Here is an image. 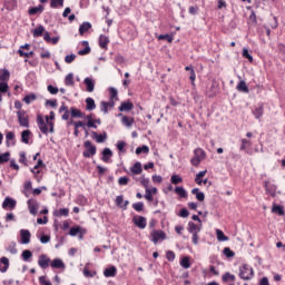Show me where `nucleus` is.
<instances>
[{"mask_svg":"<svg viewBox=\"0 0 285 285\" xmlns=\"http://www.w3.org/2000/svg\"><path fill=\"white\" fill-rule=\"evenodd\" d=\"M47 121V124H46ZM37 124L39 130L42 132V135H48V126H49V132H55V122L48 120V116H46V120H43V117L41 115L37 116Z\"/></svg>","mask_w":285,"mask_h":285,"instance_id":"f257e3e1","label":"nucleus"},{"mask_svg":"<svg viewBox=\"0 0 285 285\" xmlns=\"http://www.w3.org/2000/svg\"><path fill=\"white\" fill-rule=\"evenodd\" d=\"M238 275H239L240 279H244L245 282H248L249 279H253V277H255V272L253 271V267H250V265L244 264L239 268V274Z\"/></svg>","mask_w":285,"mask_h":285,"instance_id":"f03ea898","label":"nucleus"},{"mask_svg":"<svg viewBox=\"0 0 285 285\" xmlns=\"http://www.w3.org/2000/svg\"><path fill=\"white\" fill-rule=\"evenodd\" d=\"M206 159V151L202 148H196L194 150V157L190 159L191 166H199L202 161Z\"/></svg>","mask_w":285,"mask_h":285,"instance_id":"7ed1b4c3","label":"nucleus"},{"mask_svg":"<svg viewBox=\"0 0 285 285\" xmlns=\"http://www.w3.org/2000/svg\"><path fill=\"white\" fill-rule=\"evenodd\" d=\"M85 151H82V156L86 159H90V157H95L97 155V146L92 145V141L87 140L83 142Z\"/></svg>","mask_w":285,"mask_h":285,"instance_id":"20e7f679","label":"nucleus"},{"mask_svg":"<svg viewBox=\"0 0 285 285\" xmlns=\"http://www.w3.org/2000/svg\"><path fill=\"white\" fill-rule=\"evenodd\" d=\"M166 234L164 230L161 229H154L150 233V240L153 242V244H159V242H164L166 239Z\"/></svg>","mask_w":285,"mask_h":285,"instance_id":"39448f33","label":"nucleus"},{"mask_svg":"<svg viewBox=\"0 0 285 285\" xmlns=\"http://www.w3.org/2000/svg\"><path fill=\"white\" fill-rule=\"evenodd\" d=\"M17 116L18 121L22 128H30V118L27 116L26 110H19Z\"/></svg>","mask_w":285,"mask_h":285,"instance_id":"423d86ee","label":"nucleus"},{"mask_svg":"<svg viewBox=\"0 0 285 285\" xmlns=\"http://www.w3.org/2000/svg\"><path fill=\"white\" fill-rule=\"evenodd\" d=\"M38 266H40V268L46 271V268L50 266V257H48V255L46 254H41L38 258Z\"/></svg>","mask_w":285,"mask_h":285,"instance_id":"0eeeda50","label":"nucleus"},{"mask_svg":"<svg viewBox=\"0 0 285 285\" xmlns=\"http://www.w3.org/2000/svg\"><path fill=\"white\" fill-rule=\"evenodd\" d=\"M132 222L135 226H137V228H140L141 230H144V228H146L147 226V220L144 216H134Z\"/></svg>","mask_w":285,"mask_h":285,"instance_id":"6e6552de","label":"nucleus"},{"mask_svg":"<svg viewBox=\"0 0 285 285\" xmlns=\"http://www.w3.org/2000/svg\"><path fill=\"white\" fill-rule=\"evenodd\" d=\"M28 208H29V213L31 215H37L38 210H39V203L32 198H30L28 202Z\"/></svg>","mask_w":285,"mask_h":285,"instance_id":"1a4fd4ad","label":"nucleus"},{"mask_svg":"<svg viewBox=\"0 0 285 285\" xmlns=\"http://www.w3.org/2000/svg\"><path fill=\"white\" fill-rule=\"evenodd\" d=\"M132 108H135V105L130 100H128V101L121 102L120 106L118 107V110L120 112H130Z\"/></svg>","mask_w":285,"mask_h":285,"instance_id":"9d476101","label":"nucleus"},{"mask_svg":"<svg viewBox=\"0 0 285 285\" xmlns=\"http://www.w3.org/2000/svg\"><path fill=\"white\" fill-rule=\"evenodd\" d=\"M16 207H17V200L10 197H7L2 203V208H10V210H14Z\"/></svg>","mask_w":285,"mask_h":285,"instance_id":"9b49d317","label":"nucleus"},{"mask_svg":"<svg viewBox=\"0 0 285 285\" xmlns=\"http://www.w3.org/2000/svg\"><path fill=\"white\" fill-rule=\"evenodd\" d=\"M59 112H63V115L61 116V119L63 121H68L70 119V109H68L66 102H62L61 107L59 108Z\"/></svg>","mask_w":285,"mask_h":285,"instance_id":"f8f14e48","label":"nucleus"},{"mask_svg":"<svg viewBox=\"0 0 285 285\" xmlns=\"http://www.w3.org/2000/svg\"><path fill=\"white\" fill-rule=\"evenodd\" d=\"M70 115L73 119H85L86 118V114L75 107L70 108Z\"/></svg>","mask_w":285,"mask_h":285,"instance_id":"ddd939ff","label":"nucleus"},{"mask_svg":"<svg viewBox=\"0 0 285 285\" xmlns=\"http://www.w3.org/2000/svg\"><path fill=\"white\" fill-rule=\"evenodd\" d=\"M20 237H21V244H28L30 242V237H32V235L30 234V230L21 229Z\"/></svg>","mask_w":285,"mask_h":285,"instance_id":"4468645a","label":"nucleus"},{"mask_svg":"<svg viewBox=\"0 0 285 285\" xmlns=\"http://www.w3.org/2000/svg\"><path fill=\"white\" fill-rule=\"evenodd\" d=\"M101 161L105 164H108L110 161V158L112 157V150L110 148H105L101 153Z\"/></svg>","mask_w":285,"mask_h":285,"instance_id":"2eb2a0df","label":"nucleus"},{"mask_svg":"<svg viewBox=\"0 0 285 285\" xmlns=\"http://www.w3.org/2000/svg\"><path fill=\"white\" fill-rule=\"evenodd\" d=\"M8 268H10V261L8 259V257H2L0 259V273H6Z\"/></svg>","mask_w":285,"mask_h":285,"instance_id":"dca6fc26","label":"nucleus"},{"mask_svg":"<svg viewBox=\"0 0 285 285\" xmlns=\"http://www.w3.org/2000/svg\"><path fill=\"white\" fill-rule=\"evenodd\" d=\"M92 138L96 139L97 144H104L108 139V135L106 132L99 135L97 131H92Z\"/></svg>","mask_w":285,"mask_h":285,"instance_id":"f3484780","label":"nucleus"},{"mask_svg":"<svg viewBox=\"0 0 285 285\" xmlns=\"http://www.w3.org/2000/svg\"><path fill=\"white\" fill-rule=\"evenodd\" d=\"M130 173L132 175H141V173H144V168H141V163H136L134 164L132 167H130Z\"/></svg>","mask_w":285,"mask_h":285,"instance_id":"a211bd4d","label":"nucleus"},{"mask_svg":"<svg viewBox=\"0 0 285 285\" xmlns=\"http://www.w3.org/2000/svg\"><path fill=\"white\" fill-rule=\"evenodd\" d=\"M236 90H238V92H245L246 95H248V92H250V90L248 89V86L246 85V81L240 80L236 87Z\"/></svg>","mask_w":285,"mask_h":285,"instance_id":"6ab92c4d","label":"nucleus"},{"mask_svg":"<svg viewBox=\"0 0 285 285\" xmlns=\"http://www.w3.org/2000/svg\"><path fill=\"white\" fill-rule=\"evenodd\" d=\"M108 43H110V39L107 36L100 35L99 37V46L104 50L108 48Z\"/></svg>","mask_w":285,"mask_h":285,"instance_id":"aec40b11","label":"nucleus"},{"mask_svg":"<svg viewBox=\"0 0 285 285\" xmlns=\"http://www.w3.org/2000/svg\"><path fill=\"white\" fill-rule=\"evenodd\" d=\"M41 12H43V4H39L38 7H32L28 10V14H30V17L35 14H41Z\"/></svg>","mask_w":285,"mask_h":285,"instance_id":"412c9836","label":"nucleus"},{"mask_svg":"<svg viewBox=\"0 0 285 285\" xmlns=\"http://www.w3.org/2000/svg\"><path fill=\"white\" fill-rule=\"evenodd\" d=\"M51 268H66V264L63 263V261H61V258H55L51 264H50Z\"/></svg>","mask_w":285,"mask_h":285,"instance_id":"4be33fe9","label":"nucleus"},{"mask_svg":"<svg viewBox=\"0 0 285 285\" xmlns=\"http://www.w3.org/2000/svg\"><path fill=\"white\" fill-rule=\"evenodd\" d=\"M105 277H116L117 275V267L111 266L104 271Z\"/></svg>","mask_w":285,"mask_h":285,"instance_id":"5701e85b","label":"nucleus"},{"mask_svg":"<svg viewBox=\"0 0 285 285\" xmlns=\"http://www.w3.org/2000/svg\"><path fill=\"white\" fill-rule=\"evenodd\" d=\"M85 85L87 87V92L95 91V80H92V78H85Z\"/></svg>","mask_w":285,"mask_h":285,"instance_id":"b1692460","label":"nucleus"},{"mask_svg":"<svg viewBox=\"0 0 285 285\" xmlns=\"http://www.w3.org/2000/svg\"><path fill=\"white\" fill-rule=\"evenodd\" d=\"M90 28H92V24L90 22H82V24H80L79 27V35L80 36L86 35V32H88Z\"/></svg>","mask_w":285,"mask_h":285,"instance_id":"393cba45","label":"nucleus"},{"mask_svg":"<svg viewBox=\"0 0 285 285\" xmlns=\"http://www.w3.org/2000/svg\"><path fill=\"white\" fill-rule=\"evenodd\" d=\"M30 135H32V131H30L29 129L23 130L21 132V141H22V144H30Z\"/></svg>","mask_w":285,"mask_h":285,"instance_id":"a878e982","label":"nucleus"},{"mask_svg":"<svg viewBox=\"0 0 285 285\" xmlns=\"http://www.w3.org/2000/svg\"><path fill=\"white\" fill-rule=\"evenodd\" d=\"M121 124L126 126L127 128H130L132 124H135V118H130L128 116H122Z\"/></svg>","mask_w":285,"mask_h":285,"instance_id":"bb28decb","label":"nucleus"},{"mask_svg":"<svg viewBox=\"0 0 285 285\" xmlns=\"http://www.w3.org/2000/svg\"><path fill=\"white\" fill-rule=\"evenodd\" d=\"M82 46H85V49L79 50L78 55L80 57H83L85 55H90V46L88 45V41L83 40L82 41Z\"/></svg>","mask_w":285,"mask_h":285,"instance_id":"cd10ccee","label":"nucleus"},{"mask_svg":"<svg viewBox=\"0 0 285 285\" xmlns=\"http://www.w3.org/2000/svg\"><path fill=\"white\" fill-rule=\"evenodd\" d=\"M174 190L181 199H186V197H188V193L184 187H176Z\"/></svg>","mask_w":285,"mask_h":285,"instance_id":"c85d7f7f","label":"nucleus"},{"mask_svg":"<svg viewBox=\"0 0 285 285\" xmlns=\"http://www.w3.org/2000/svg\"><path fill=\"white\" fill-rule=\"evenodd\" d=\"M85 101L87 104L86 110L92 111V110H95V108H97V105L95 104V99L87 98Z\"/></svg>","mask_w":285,"mask_h":285,"instance_id":"c756f323","label":"nucleus"},{"mask_svg":"<svg viewBox=\"0 0 285 285\" xmlns=\"http://www.w3.org/2000/svg\"><path fill=\"white\" fill-rule=\"evenodd\" d=\"M43 32H46V28H43V26H39L37 27L36 29H33V37L37 38V37H43Z\"/></svg>","mask_w":285,"mask_h":285,"instance_id":"7c9ffc66","label":"nucleus"},{"mask_svg":"<svg viewBox=\"0 0 285 285\" xmlns=\"http://www.w3.org/2000/svg\"><path fill=\"white\" fill-rule=\"evenodd\" d=\"M272 213H276L281 217L285 215L284 207H282L281 205H273Z\"/></svg>","mask_w":285,"mask_h":285,"instance_id":"2f4dec72","label":"nucleus"},{"mask_svg":"<svg viewBox=\"0 0 285 285\" xmlns=\"http://www.w3.org/2000/svg\"><path fill=\"white\" fill-rule=\"evenodd\" d=\"M202 230V228H199V226H197L195 223L189 222L188 223V232L189 233H199Z\"/></svg>","mask_w":285,"mask_h":285,"instance_id":"473e14b6","label":"nucleus"},{"mask_svg":"<svg viewBox=\"0 0 285 285\" xmlns=\"http://www.w3.org/2000/svg\"><path fill=\"white\" fill-rule=\"evenodd\" d=\"M24 104L30 105L32 101H37V95L36 94H29L23 98Z\"/></svg>","mask_w":285,"mask_h":285,"instance_id":"72a5a7b5","label":"nucleus"},{"mask_svg":"<svg viewBox=\"0 0 285 285\" xmlns=\"http://www.w3.org/2000/svg\"><path fill=\"white\" fill-rule=\"evenodd\" d=\"M253 115L256 119H262L263 115H264V106H261L258 108H256L254 111H253Z\"/></svg>","mask_w":285,"mask_h":285,"instance_id":"f704fd0d","label":"nucleus"},{"mask_svg":"<svg viewBox=\"0 0 285 285\" xmlns=\"http://www.w3.org/2000/svg\"><path fill=\"white\" fill-rule=\"evenodd\" d=\"M216 237L218 242H228V236H225L224 232L220 229H216Z\"/></svg>","mask_w":285,"mask_h":285,"instance_id":"c9c22d12","label":"nucleus"},{"mask_svg":"<svg viewBox=\"0 0 285 285\" xmlns=\"http://www.w3.org/2000/svg\"><path fill=\"white\" fill-rule=\"evenodd\" d=\"M223 282L225 284H227V282H235V275L230 274L229 272H226L224 275H223Z\"/></svg>","mask_w":285,"mask_h":285,"instance_id":"e433bc0d","label":"nucleus"},{"mask_svg":"<svg viewBox=\"0 0 285 285\" xmlns=\"http://www.w3.org/2000/svg\"><path fill=\"white\" fill-rule=\"evenodd\" d=\"M148 153H150V148H148V146H146V145L138 147L136 149V155H141V154L148 155Z\"/></svg>","mask_w":285,"mask_h":285,"instance_id":"4c0bfd02","label":"nucleus"},{"mask_svg":"<svg viewBox=\"0 0 285 285\" xmlns=\"http://www.w3.org/2000/svg\"><path fill=\"white\" fill-rule=\"evenodd\" d=\"M68 215H70V209H68V208H60L57 212L56 217H68Z\"/></svg>","mask_w":285,"mask_h":285,"instance_id":"58836bf2","label":"nucleus"},{"mask_svg":"<svg viewBox=\"0 0 285 285\" xmlns=\"http://www.w3.org/2000/svg\"><path fill=\"white\" fill-rule=\"evenodd\" d=\"M180 266L183 268H190V257L188 256L183 257L180 261Z\"/></svg>","mask_w":285,"mask_h":285,"instance_id":"ea45409f","label":"nucleus"},{"mask_svg":"<svg viewBox=\"0 0 285 285\" xmlns=\"http://www.w3.org/2000/svg\"><path fill=\"white\" fill-rule=\"evenodd\" d=\"M65 83L67 86H75V76L72 73H68L65 78Z\"/></svg>","mask_w":285,"mask_h":285,"instance_id":"a19ab883","label":"nucleus"},{"mask_svg":"<svg viewBox=\"0 0 285 285\" xmlns=\"http://www.w3.org/2000/svg\"><path fill=\"white\" fill-rule=\"evenodd\" d=\"M43 166H46L45 164H43V160L42 159H39L38 160V163H37V165L31 169V173H33V175H39V168H41V167H43ZM35 170H37V171H35Z\"/></svg>","mask_w":285,"mask_h":285,"instance_id":"79ce46f5","label":"nucleus"},{"mask_svg":"<svg viewBox=\"0 0 285 285\" xmlns=\"http://www.w3.org/2000/svg\"><path fill=\"white\" fill-rule=\"evenodd\" d=\"M79 233H81V228L79 226H73L69 229V235L71 237H77V235H79Z\"/></svg>","mask_w":285,"mask_h":285,"instance_id":"37998d69","label":"nucleus"},{"mask_svg":"<svg viewBox=\"0 0 285 285\" xmlns=\"http://www.w3.org/2000/svg\"><path fill=\"white\" fill-rule=\"evenodd\" d=\"M8 161H10V151L0 155V164H8Z\"/></svg>","mask_w":285,"mask_h":285,"instance_id":"c03bdc74","label":"nucleus"},{"mask_svg":"<svg viewBox=\"0 0 285 285\" xmlns=\"http://www.w3.org/2000/svg\"><path fill=\"white\" fill-rule=\"evenodd\" d=\"M0 81H10V71H8V69H3L0 75Z\"/></svg>","mask_w":285,"mask_h":285,"instance_id":"a18cd8bd","label":"nucleus"},{"mask_svg":"<svg viewBox=\"0 0 285 285\" xmlns=\"http://www.w3.org/2000/svg\"><path fill=\"white\" fill-rule=\"evenodd\" d=\"M63 8V0H51L50 8Z\"/></svg>","mask_w":285,"mask_h":285,"instance_id":"49530a36","label":"nucleus"},{"mask_svg":"<svg viewBox=\"0 0 285 285\" xmlns=\"http://www.w3.org/2000/svg\"><path fill=\"white\" fill-rule=\"evenodd\" d=\"M208 173V170H203V171H199L197 175H196V178H195V181L196 184H198L199 186H202V180H197V179H202V177H206V174Z\"/></svg>","mask_w":285,"mask_h":285,"instance_id":"de8ad7c7","label":"nucleus"},{"mask_svg":"<svg viewBox=\"0 0 285 285\" xmlns=\"http://www.w3.org/2000/svg\"><path fill=\"white\" fill-rule=\"evenodd\" d=\"M223 254L225 255V257H227L228 259H230V257L235 256V252H233L229 247H225L223 249Z\"/></svg>","mask_w":285,"mask_h":285,"instance_id":"09e8293b","label":"nucleus"},{"mask_svg":"<svg viewBox=\"0 0 285 285\" xmlns=\"http://www.w3.org/2000/svg\"><path fill=\"white\" fill-rule=\"evenodd\" d=\"M21 257L24 262H28L32 257V252L29 249H24L21 254Z\"/></svg>","mask_w":285,"mask_h":285,"instance_id":"8fccbe9b","label":"nucleus"},{"mask_svg":"<svg viewBox=\"0 0 285 285\" xmlns=\"http://www.w3.org/2000/svg\"><path fill=\"white\" fill-rule=\"evenodd\" d=\"M18 55H20V57H26L27 59H30V57H35V51L26 52L19 49Z\"/></svg>","mask_w":285,"mask_h":285,"instance_id":"3c124183","label":"nucleus"},{"mask_svg":"<svg viewBox=\"0 0 285 285\" xmlns=\"http://www.w3.org/2000/svg\"><path fill=\"white\" fill-rule=\"evenodd\" d=\"M170 181L171 184L177 185L181 184V181H184V178H181V176L179 175H173Z\"/></svg>","mask_w":285,"mask_h":285,"instance_id":"603ef678","label":"nucleus"},{"mask_svg":"<svg viewBox=\"0 0 285 285\" xmlns=\"http://www.w3.org/2000/svg\"><path fill=\"white\" fill-rule=\"evenodd\" d=\"M129 183H130V178H128L127 176L120 177L118 179L119 186H128Z\"/></svg>","mask_w":285,"mask_h":285,"instance_id":"864d4df0","label":"nucleus"},{"mask_svg":"<svg viewBox=\"0 0 285 285\" xmlns=\"http://www.w3.org/2000/svg\"><path fill=\"white\" fill-rule=\"evenodd\" d=\"M132 208L137 213H141V210H144V203L142 202H138L136 204H132Z\"/></svg>","mask_w":285,"mask_h":285,"instance_id":"5fc2aeb1","label":"nucleus"},{"mask_svg":"<svg viewBox=\"0 0 285 285\" xmlns=\"http://www.w3.org/2000/svg\"><path fill=\"white\" fill-rule=\"evenodd\" d=\"M19 164H23L24 166H28V158H26V151L20 153Z\"/></svg>","mask_w":285,"mask_h":285,"instance_id":"6e6d98bb","label":"nucleus"},{"mask_svg":"<svg viewBox=\"0 0 285 285\" xmlns=\"http://www.w3.org/2000/svg\"><path fill=\"white\" fill-rule=\"evenodd\" d=\"M7 139V146L10 147V141H14V132L9 131L6 136Z\"/></svg>","mask_w":285,"mask_h":285,"instance_id":"4d7b16f0","label":"nucleus"},{"mask_svg":"<svg viewBox=\"0 0 285 285\" xmlns=\"http://www.w3.org/2000/svg\"><path fill=\"white\" fill-rule=\"evenodd\" d=\"M158 39H159L160 41H163V40L165 39L166 41H168V43H173V36H170V35H160V36L158 37Z\"/></svg>","mask_w":285,"mask_h":285,"instance_id":"13d9d810","label":"nucleus"},{"mask_svg":"<svg viewBox=\"0 0 285 285\" xmlns=\"http://www.w3.org/2000/svg\"><path fill=\"white\" fill-rule=\"evenodd\" d=\"M243 57H244L245 59H248V61H249L250 63H253V56H250V53L248 52V49H246V48L243 49Z\"/></svg>","mask_w":285,"mask_h":285,"instance_id":"bf43d9fd","label":"nucleus"},{"mask_svg":"<svg viewBox=\"0 0 285 285\" xmlns=\"http://www.w3.org/2000/svg\"><path fill=\"white\" fill-rule=\"evenodd\" d=\"M75 59H77V55H75V53H71V55L65 57L66 63H72V61H75Z\"/></svg>","mask_w":285,"mask_h":285,"instance_id":"052dcab7","label":"nucleus"},{"mask_svg":"<svg viewBox=\"0 0 285 285\" xmlns=\"http://www.w3.org/2000/svg\"><path fill=\"white\" fill-rule=\"evenodd\" d=\"M109 92H110V99L112 100L117 99L118 91L115 87H110Z\"/></svg>","mask_w":285,"mask_h":285,"instance_id":"680f3d73","label":"nucleus"},{"mask_svg":"<svg viewBox=\"0 0 285 285\" xmlns=\"http://www.w3.org/2000/svg\"><path fill=\"white\" fill-rule=\"evenodd\" d=\"M47 90L50 92V95H57V92H59V88L52 86V85H49L47 87Z\"/></svg>","mask_w":285,"mask_h":285,"instance_id":"e2e57ef3","label":"nucleus"},{"mask_svg":"<svg viewBox=\"0 0 285 285\" xmlns=\"http://www.w3.org/2000/svg\"><path fill=\"white\" fill-rule=\"evenodd\" d=\"M166 257H167V261H168V262H175V252L168 250V252L166 253Z\"/></svg>","mask_w":285,"mask_h":285,"instance_id":"0e129e2a","label":"nucleus"},{"mask_svg":"<svg viewBox=\"0 0 285 285\" xmlns=\"http://www.w3.org/2000/svg\"><path fill=\"white\" fill-rule=\"evenodd\" d=\"M145 199H147V202H153L154 197L150 189H145Z\"/></svg>","mask_w":285,"mask_h":285,"instance_id":"69168bd1","label":"nucleus"},{"mask_svg":"<svg viewBox=\"0 0 285 285\" xmlns=\"http://www.w3.org/2000/svg\"><path fill=\"white\" fill-rule=\"evenodd\" d=\"M188 215H190V213L188 212L187 208H181L180 212H179V217H188Z\"/></svg>","mask_w":285,"mask_h":285,"instance_id":"338daca9","label":"nucleus"},{"mask_svg":"<svg viewBox=\"0 0 285 285\" xmlns=\"http://www.w3.org/2000/svg\"><path fill=\"white\" fill-rule=\"evenodd\" d=\"M39 282L41 285H52V283L50 281L46 279V276H40Z\"/></svg>","mask_w":285,"mask_h":285,"instance_id":"774afa93","label":"nucleus"}]
</instances>
